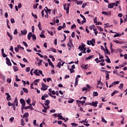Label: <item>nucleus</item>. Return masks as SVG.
Returning a JSON list of instances; mask_svg holds the SVG:
<instances>
[{"instance_id": "f257e3e1", "label": "nucleus", "mask_w": 127, "mask_h": 127, "mask_svg": "<svg viewBox=\"0 0 127 127\" xmlns=\"http://www.w3.org/2000/svg\"><path fill=\"white\" fill-rule=\"evenodd\" d=\"M71 4V3H68L67 5V4H64V10H66V13H69V9L70 8V5ZM66 6H67V7L66 8Z\"/></svg>"}, {"instance_id": "f03ea898", "label": "nucleus", "mask_w": 127, "mask_h": 127, "mask_svg": "<svg viewBox=\"0 0 127 127\" xmlns=\"http://www.w3.org/2000/svg\"><path fill=\"white\" fill-rule=\"evenodd\" d=\"M95 43H96V41L95 40V39H92L91 40L87 41V44L88 45H92V46H95Z\"/></svg>"}, {"instance_id": "7ed1b4c3", "label": "nucleus", "mask_w": 127, "mask_h": 127, "mask_svg": "<svg viewBox=\"0 0 127 127\" xmlns=\"http://www.w3.org/2000/svg\"><path fill=\"white\" fill-rule=\"evenodd\" d=\"M48 89V86L46 85L43 82H42V87L41 88V90L42 91H46Z\"/></svg>"}, {"instance_id": "20e7f679", "label": "nucleus", "mask_w": 127, "mask_h": 127, "mask_svg": "<svg viewBox=\"0 0 127 127\" xmlns=\"http://www.w3.org/2000/svg\"><path fill=\"white\" fill-rule=\"evenodd\" d=\"M34 74H35V75H36V76H40V74H42V70H40L39 69H35L34 72H33Z\"/></svg>"}, {"instance_id": "39448f33", "label": "nucleus", "mask_w": 127, "mask_h": 127, "mask_svg": "<svg viewBox=\"0 0 127 127\" xmlns=\"http://www.w3.org/2000/svg\"><path fill=\"white\" fill-rule=\"evenodd\" d=\"M98 101L92 102V103H87V105H89L90 106H92V107H94V108H97L98 106Z\"/></svg>"}, {"instance_id": "423d86ee", "label": "nucleus", "mask_w": 127, "mask_h": 127, "mask_svg": "<svg viewBox=\"0 0 127 127\" xmlns=\"http://www.w3.org/2000/svg\"><path fill=\"white\" fill-rule=\"evenodd\" d=\"M6 63L8 66H11V62L8 58H6Z\"/></svg>"}, {"instance_id": "0eeeda50", "label": "nucleus", "mask_w": 127, "mask_h": 127, "mask_svg": "<svg viewBox=\"0 0 127 127\" xmlns=\"http://www.w3.org/2000/svg\"><path fill=\"white\" fill-rule=\"evenodd\" d=\"M85 46H86V45L84 44L83 43H81V46H79L78 47V49H80V48H81V49L80 50V51H83V50L84 48H86V47H85Z\"/></svg>"}, {"instance_id": "6e6552de", "label": "nucleus", "mask_w": 127, "mask_h": 127, "mask_svg": "<svg viewBox=\"0 0 127 127\" xmlns=\"http://www.w3.org/2000/svg\"><path fill=\"white\" fill-rule=\"evenodd\" d=\"M49 97V95H48V94H44V95L42 96L41 100H42L43 101H45V100H46L45 98H48Z\"/></svg>"}, {"instance_id": "1a4fd4ad", "label": "nucleus", "mask_w": 127, "mask_h": 127, "mask_svg": "<svg viewBox=\"0 0 127 127\" xmlns=\"http://www.w3.org/2000/svg\"><path fill=\"white\" fill-rule=\"evenodd\" d=\"M5 95L7 96L6 97V100L7 101H10V96L9 95V93H5Z\"/></svg>"}, {"instance_id": "9d476101", "label": "nucleus", "mask_w": 127, "mask_h": 127, "mask_svg": "<svg viewBox=\"0 0 127 127\" xmlns=\"http://www.w3.org/2000/svg\"><path fill=\"white\" fill-rule=\"evenodd\" d=\"M116 3H112L108 4V8H113Z\"/></svg>"}, {"instance_id": "9b49d317", "label": "nucleus", "mask_w": 127, "mask_h": 127, "mask_svg": "<svg viewBox=\"0 0 127 127\" xmlns=\"http://www.w3.org/2000/svg\"><path fill=\"white\" fill-rule=\"evenodd\" d=\"M31 37H32V32H30L28 33L27 38L28 40H30Z\"/></svg>"}, {"instance_id": "f8f14e48", "label": "nucleus", "mask_w": 127, "mask_h": 127, "mask_svg": "<svg viewBox=\"0 0 127 127\" xmlns=\"http://www.w3.org/2000/svg\"><path fill=\"white\" fill-rule=\"evenodd\" d=\"M21 33L23 35H26L27 31L26 29H24L23 31H21Z\"/></svg>"}, {"instance_id": "ddd939ff", "label": "nucleus", "mask_w": 127, "mask_h": 127, "mask_svg": "<svg viewBox=\"0 0 127 127\" xmlns=\"http://www.w3.org/2000/svg\"><path fill=\"white\" fill-rule=\"evenodd\" d=\"M20 102L21 105H25V100L22 98L20 99Z\"/></svg>"}, {"instance_id": "4468645a", "label": "nucleus", "mask_w": 127, "mask_h": 127, "mask_svg": "<svg viewBox=\"0 0 127 127\" xmlns=\"http://www.w3.org/2000/svg\"><path fill=\"white\" fill-rule=\"evenodd\" d=\"M76 102L77 103V104H81V105H83L84 104H85V103H86V101L77 100Z\"/></svg>"}, {"instance_id": "2eb2a0df", "label": "nucleus", "mask_w": 127, "mask_h": 127, "mask_svg": "<svg viewBox=\"0 0 127 127\" xmlns=\"http://www.w3.org/2000/svg\"><path fill=\"white\" fill-rule=\"evenodd\" d=\"M7 35L8 36V37H9L10 41L12 40V38H13L12 35H11V34H10L9 32H7Z\"/></svg>"}, {"instance_id": "dca6fc26", "label": "nucleus", "mask_w": 127, "mask_h": 127, "mask_svg": "<svg viewBox=\"0 0 127 127\" xmlns=\"http://www.w3.org/2000/svg\"><path fill=\"white\" fill-rule=\"evenodd\" d=\"M49 104H50V101H49V100H46L44 104L45 106H49Z\"/></svg>"}, {"instance_id": "f3484780", "label": "nucleus", "mask_w": 127, "mask_h": 127, "mask_svg": "<svg viewBox=\"0 0 127 127\" xmlns=\"http://www.w3.org/2000/svg\"><path fill=\"white\" fill-rule=\"evenodd\" d=\"M119 84H120V81H114L111 84V85L113 87V86H115V85H118Z\"/></svg>"}, {"instance_id": "a211bd4d", "label": "nucleus", "mask_w": 127, "mask_h": 127, "mask_svg": "<svg viewBox=\"0 0 127 127\" xmlns=\"http://www.w3.org/2000/svg\"><path fill=\"white\" fill-rule=\"evenodd\" d=\"M28 117H29V114L27 112H26L24 114L23 118H28Z\"/></svg>"}, {"instance_id": "6ab92c4d", "label": "nucleus", "mask_w": 127, "mask_h": 127, "mask_svg": "<svg viewBox=\"0 0 127 127\" xmlns=\"http://www.w3.org/2000/svg\"><path fill=\"white\" fill-rule=\"evenodd\" d=\"M18 104V101H17V98L16 97L14 99V102H13V106H15V104Z\"/></svg>"}, {"instance_id": "aec40b11", "label": "nucleus", "mask_w": 127, "mask_h": 127, "mask_svg": "<svg viewBox=\"0 0 127 127\" xmlns=\"http://www.w3.org/2000/svg\"><path fill=\"white\" fill-rule=\"evenodd\" d=\"M13 69L14 72H17V71H18V67L16 66H13Z\"/></svg>"}, {"instance_id": "412c9836", "label": "nucleus", "mask_w": 127, "mask_h": 127, "mask_svg": "<svg viewBox=\"0 0 127 127\" xmlns=\"http://www.w3.org/2000/svg\"><path fill=\"white\" fill-rule=\"evenodd\" d=\"M32 39L34 41H35V40H36V36H35V34H33L32 35Z\"/></svg>"}, {"instance_id": "4be33fe9", "label": "nucleus", "mask_w": 127, "mask_h": 127, "mask_svg": "<svg viewBox=\"0 0 127 127\" xmlns=\"http://www.w3.org/2000/svg\"><path fill=\"white\" fill-rule=\"evenodd\" d=\"M23 91L24 93H26V94H28V89H27V88H23Z\"/></svg>"}, {"instance_id": "5701e85b", "label": "nucleus", "mask_w": 127, "mask_h": 127, "mask_svg": "<svg viewBox=\"0 0 127 127\" xmlns=\"http://www.w3.org/2000/svg\"><path fill=\"white\" fill-rule=\"evenodd\" d=\"M57 117L58 118V120H63V117L62 115H60V114H59Z\"/></svg>"}, {"instance_id": "b1692460", "label": "nucleus", "mask_w": 127, "mask_h": 127, "mask_svg": "<svg viewBox=\"0 0 127 127\" xmlns=\"http://www.w3.org/2000/svg\"><path fill=\"white\" fill-rule=\"evenodd\" d=\"M97 96H99V93H98V92L94 91L93 92V97H97Z\"/></svg>"}, {"instance_id": "393cba45", "label": "nucleus", "mask_w": 127, "mask_h": 127, "mask_svg": "<svg viewBox=\"0 0 127 127\" xmlns=\"http://www.w3.org/2000/svg\"><path fill=\"white\" fill-rule=\"evenodd\" d=\"M99 85H101V86H103V82L98 81V83L97 85V88H99Z\"/></svg>"}, {"instance_id": "a878e982", "label": "nucleus", "mask_w": 127, "mask_h": 127, "mask_svg": "<svg viewBox=\"0 0 127 127\" xmlns=\"http://www.w3.org/2000/svg\"><path fill=\"white\" fill-rule=\"evenodd\" d=\"M106 49V52L107 54H108L109 55H111V53H110V51H109V49H108V48L105 47Z\"/></svg>"}, {"instance_id": "bb28decb", "label": "nucleus", "mask_w": 127, "mask_h": 127, "mask_svg": "<svg viewBox=\"0 0 127 127\" xmlns=\"http://www.w3.org/2000/svg\"><path fill=\"white\" fill-rule=\"evenodd\" d=\"M88 121H87V119H85V120H83L81 122H80L79 123H80V124H83V123H85V124H88Z\"/></svg>"}, {"instance_id": "cd10ccee", "label": "nucleus", "mask_w": 127, "mask_h": 127, "mask_svg": "<svg viewBox=\"0 0 127 127\" xmlns=\"http://www.w3.org/2000/svg\"><path fill=\"white\" fill-rule=\"evenodd\" d=\"M75 3H76L78 5L79 4H83V1H77L75 2Z\"/></svg>"}, {"instance_id": "c85d7f7f", "label": "nucleus", "mask_w": 127, "mask_h": 127, "mask_svg": "<svg viewBox=\"0 0 127 127\" xmlns=\"http://www.w3.org/2000/svg\"><path fill=\"white\" fill-rule=\"evenodd\" d=\"M97 28L100 32L104 31V29H103L101 26H97Z\"/></svg>"}, {"instance_id": "c756f323", "label": "nucleus", "mask_w": 127, "mask_h": 127, "mask_svg": "<svg viewBox=\"0 0 127 127\" xmlns=\"http://www.w3.org/2000/svg\"><path fill=\"white\" fill-rule=\"evenodd\" d=\"M93 57H94V55L89 56L86 58V60H90V59H92V58H93Z\"/></svg>"}, {"instance_id": "7c9ffc66", "label": "nucleus", "mask_w": 127, "mask_h": 127, "mask_svg": "<svg viewBox=\"0 0 127 127\" xmlns=\"http://www.w3.org/2000/svg\"><path fill=\"white\" fill-rule=\"evenodd\" d=\"M88 64H83V65H82V67L83 69H88Z\"/></svg>"}, {"instance_id": "2f4dec72", "label": "nucleus", "mask_w": 127, "mask_h": 127, "mask_svg": "<svg viewBox=\"0 0 127 127\" xmlns=\"http://www.w3.org/2000/svg\"><path fill=\"white\" fill-rule=\"evenodd\" d=\"M106 80H109L110 79V74L106 73V76H105Z\"/></svg>"}, {"instance_id": "473e14b6", "label": "nucleus", "mask_w": 127, "mask_h": 127, "mask_svg": "<svg viewBox=\"0 0 127 127\" xmlns=\"http://www.w3.org/2000/svg\"><path fill=\"white\" fill-rule=\"evenodd\" d=\"M38 26L39 27V30H42V28H41V23H40V22L38 24Z\"/></svg>"}, {"instance_id": "72a5a7b5", "label": "nucleus", "mask_w": 127, "mask_h": 127, "mask_svg": "<svg viewBox=\"0 0 127 127\" xmlns=\"http://www.w3.org/2000/svg\"><path fill=\"white\" fill-rule=\"evenodd\" d=\"M48 95H49L50 97H52V98H54V99H56V96L52 95V94L51 93H49Z\"/></svg>"}, {"instance_id": "f704fd0d", "label": "nucleus", "mask_w": 127, "mask_h": 127, "mask_svg": "<svg viewBox=\"0 0 127 127\" xmlns=\"http://www.w3.org/2000/svg\"><path fill=\"white\" fill-rule=\"evenodd\" d=\"M117 93H118V91L115 90V91H114L112 94H111V96L113 97V96H115V95H116V94H117Z\"/></svg>"}, {"instance_id": "c9c22d12", "label": "nucleus", "mask_w": 127, "mask_h": 127, "mask_svg": "<svg viewBox=\"0 0 127 127\" xmlns=\"http://www.w3.org/2000/svg\"><path fill=\"white\" fill-rule=\"evenodd\" d=\"M32 15L33 17H34L35 19H37V15L33 14V12L32 13Z\"/></svg>"}, {"instance_id": "e433bc0d", "label": "nucleus", "mask_w": 127, "mask_h": 127, "mask_svg": "<svg viewBox=\"0 0 127 127\" xmlns=\"http://www.w3.org/2000/svg\"><path fill=\"white\" fill-rule=\"evenodd\" d=\"M79 81L78 79H75V83H74V86H77V85H78V82Z\"/></svg>"}, {"instance_id": "4c0bfd02", "label": "nucleus", "mask_w": 127, "mask_h": 127, "mask_svg": "<svg viewBox=\"0 0 127 127\" xmlns=\"http://www.w3.org/2000/svg\"><path fill=\"white\" fill-rule=\"evenodd\" d=\"M113 42H115L117 44H120V43H122V42H120L118 40H113Z\"/></svg>"}, {"instance_id": "58836bf2", "label": "nucleus", "mask_w": 127, "mask_h": 127, "mask_svg": "<svg viewBox=\"0 0 127 127\" xmlns=\"http://www.w3.org/2000/svg\"><path fill=\"white\" fill-rule=\"evenodd\" d=\"M15 80L17 81V82H19L20 81V79L18 78L17 75H15Z\"/></svg>"}, {"instance_id": "ea45409f", "label": "nucleus", "mask_w": 127, "mask_h": 127, "mask_svg": "<svg viewBox=\"0 0 127 127\" xmlns=\"http://www.w3.org/2000/svg\"><path fill=\"white\" fill-rule=\"evenodd\" d=\"M48 33H49V34H50V35H51L52 36H53V32H52V31H50L49 30H48Z\"/></svg>"}, {"instance_id": "a19ab883", "label": "nucleus", "mask_w": 127, "mask_h": 127, "mask_svg": "<svg viewBox=\"0 0 127 127\" xmlns=\"http://www.w3.org/2000/svg\"><path fill=\"white\" fill-rule=\"evenodd\" d=\"M40 37L41 38H46V36H45V35H44V34H40Z\"/></svg>"}, {"instance_id": "79ce46f5", "label": "nucleus", "mask_w": 127, "mask_h": 127, "mask_svg": "<svg viewBox=\"0 0 127 127\" xmlns=\"http://www.w3.org/2000/svg\"><path fill=\"white\" fill-rule=\"evenodd\" d=\"M80 16L83 18V20H86V18H85V16L83 15L82 14H80Z\"/></svg>"}, {"instance_id": "37998d69", "label": "nucleus", "mask_w": 127, "mask_h": 127, "mask_svg": "<svg viewBox=\"0 0 127 127\" xmlns=\"http://www.w3.org/2000/svg\"><path fill=\"white\" fill-rule=\"evenodd\" d=\"M102 123H105V124H107V123H108V122H107V121H106V120H105L103 117H102Z\"/></svg>"}, {"instance_id": "c03bdc74", "label": "nucleus", "mask_w": 127, "mask_h": 127, "mask_svg": "<svg viewBox=\"0 0 127 127\" xmlns=\"http://www.w3.org/2000/svg\"><path fill=\"white\" fill-rule=\"evenodd\" d=\"M102 14H105V15H109V14L107 11H102Z\"/></svg>"}, {"instance_id": "a18cd8bd", "label": "nucleus", "mask_w": 127, "mask_h": 127, "mask_svg": "<svg viewBox=\"0 0 127 127\" xmlns=\"http://www.w3.org/2000/svg\"><path fill=\"white\" fill-rule=\"evenodd\" d=\"M57 67H59V68H61V62H59L58 63Z\"/></svg>"}, {"instance_id": "49530a36", "label": "nucleus", "mask_w": 127, "mask_h": 127, "mask_svg": "<svg viewBox=\"0 0 127 127\" xmlns=\"http://www.w3.org/2000/svg\"><path fill=\"white\" fill-rule=\"evenodd\" d=\"M73 102H74V100H73V99L68 100V104H72L73 103Z\"/></svg>"}, {"instance_id": "de8ad7c7", "label": "nucleus", "mask_w": 127, "mask_h": 127, "mask_svg": "<svg viewBox=\"0 0 127 127\" xmlns=\"http://www.w3.org/2000/svg\"><path fill=\"white\" fill-rule=\"evenodd\" d=\"M42 60H39V62L38 63V66H40V65H42Z\"/></svg>"}, {"instance_id": "09e8293b", "label": "nucleus", "mask_w": 127, "mask_h": 127, "mask_svg": "<svg viewBox=\"0 0 127 127\" xmlns=\"http://www.w3.org/2000/svg\"><path fill=\"white\" fill-rule=\"evenodd\" d=\"M76 25L75 24H73L71 27V29H74V28H76Z\"/></svg>"}, {"instance_id": "8fccbe9b", "label": "nucleus", "mask_w": 127, "mask_h": 127, "mask_svg": "<svg viewBox=\"0 0 127 127\" xmlns=\"http://www.w3.org/2000/svg\"><path fill=\"white\" fill-rule=\"evenodd\" d=\"M51 50V51H52V52H54V53H56V52H57V51H56V49L54 48H52Z\"/></svg>"}, {"instance_id": "3c124183", "label": "nucleus", "mask_w": 127, "mask_h": 127, "mask_svg": "<svg viewBox=\"0 0 127 127\" xmlns=\"http://www.w3.org/2000/svg\"><path fill=\"white\" fill-rule=\"evenodd\" d=\"M99 59H103V58H104V56L101 55L100 53H99Z\"/></svg>"}, {"instance_id": "603ef678", "label": "nucleus", "mask_w": 127, "mask_h": 127, "mask_svg": "<svg viewBox=\"0 0 127 127\" xmlns=\"http://www.w3.org/2000/svg\"><path fill=\"white\" fill-rule=\"evenodd\" d=\"M10 21L11 23H14V22H15V21L14 20V19H13V18H11L10 19Z\"/></svg>"}, {"instance_id": "864d4df0", "label": "nucleus", "mask_w": 127, "mask_h": 127, "mask_svg": "<svg viewBox=\"0 0 127 127\" xmlns=\"http://www.w3.org/2000/svg\"><path fill=\"white\" fill-rule=\"evenodd\" d=\"M9 50H10L13 53H14V52H13V47H12V46H10Z\"/></svg>"}, {"instance_id": "5fc2aeb1", "label": "nucleus", "mask_w": 127, "mask_h": 127, "mask_svg": "<svg viewBox=\"0 0 127 127\" xmlns=\"http://www.w3.org/2000/svg\"><path fill=\"white\" fill-rule=\"evenodd\" d=\"M87 5V3H84L82 5V8H85V7Z\"/></svg>"}, {"instance_id": "6e6d98bb", "label": "nucleus", "mask_w": 127, "mask_h": 127, "mask_svg": "<svg viewBox=\"0 0 127 127\" xmlns=\"http://www.w3.org/2000/svg\"><path fill=\"white\" fill-rule=\"evenodd\" d=\"M116 33H117V34H115L114 36V38H116V37H120V34H119V33H117L116 32Z\"/></svg>"}, {"instance_id": "4d7b16f0", "label": "nucleus", "mask_w": 127, "mask_h": 127, "mask_svg": "<svg viewBox=\"0 0 127 127\" xmlns=\"http://www.w3.org/2000/svg\"><path fill=\"white\" fill-rule=\"evenodd\" d=\"M23 44L25 46V47H28V45L25 42H23Z\"/></svg>"}, {"instance_id": "13d9d810", "label": "nucleus", "mask_w": 127, "mask_h": 127, "mask_svg": "<svg viewBox=\"0 0 127 127\" xmlns=\"http://www.w3.org/2000/svg\"><path fill=\"white\" fill-rule=\"evenodd\" d=\"M39 4V3H36V5H33L34 8H37V7L38 6Z\"/></svg>"}, {"instance_id": "bf43d9fd", "label": "nucleus", "mask_w": 127, "mask_h": 127, "mask_svg": "<svg viewBox=\"0 0 127 127\" xmlns=\"http://www.w3.org/2000/svg\"><path fill=\"white\" fill-rule=\"evenodd\" d=\"M71 125L73 127H77V126H78V124H77L76 123H71Z\"/></svg>"}, {"instance_id": "052dcab7", "label": "nucleus", "mask_w": 127, "mask_h": 127, "mask_svg": "<svg viewBox=\"0 0 127 127\" xmlns=\"http://www.w3.org/2000/svg\"><path fill=\"white\" fill-rule=\"evenodd\" d=\"M30 71V67H27L26 69V72H29Z\"/></svg>"}, {"instance_id": "680f3d73", "label": "nucleus", "mask_w": 127, "mask_h": 127, "mask_svg": "<svg viewBox=\"0 0 127 127\" xmlns=\"http://www.w3.org/2000/svg\"><path fill=\"white\" fill-rule=\"evenodd\" d=\"M106 62H107V63H111V60L109 58L106 60Z\"/></svg>"}, {"instance_id": "e2e57ef3", "label": "nucleus", "mask_w": 127, "mask_h": 127, "mask_svg": "<svg viewBox=\"0 0 127 127\" xmlns=\"http://www.w3.org/2000/svg\"><path fill=\"white\" fill-rule=\"evenodd\" d=\"M71 37H72V38H74V37H75V32H72V33H71Z\"/></svg>"}, {"instance_id": "0e129e2a", "label": "nucleus", "mask_w": 127, "mask_h": 127, "mask_svg": "<svg viewBox=\"0 0 127 127\" xmlns=\"http://www.w3.org/2000/svg\"><path fill=\"white\" fill-rule=\"evenodd\" d=\"M62 28H63L62 27V26H59V27H58V30H59V31L62 30Z\"/></svg>"}, {"instance_id": "69168bd1", "label": "nucleus", "mask_w": 127, "mask_h": 127, "mask_svg": "<svg viewBox=\"0 0 127 127\" xmlns=\"http://www.w3.org/2000/svg\"><path fill=\"white\" fill-rule=\"evenodd\" d=\"M23 61L26 63H28V61H27V60L25 58L23 59Z\"/></svg>"}, {"instance_id": "338daca9", "label": "nucleus", "mask_w": 127, "mask_h": 127, "mask_svg": "<svg viewBox=\"0 0 127 127\" xmlns=\"http://www.w3.org/2000/svg\"><path fill=\"white\" fill-rule=\"evenodd\" d=\"M7 83H11V79L7 78Z\"/></svg>"}, {"instance_id": "774afa93", "label": "nucleus", "mask_w": 127, "mask_h": 127, "mask_svg": "<svg viewBox=\"0 0 127 127\" xmlns=\"http://www.w3.org/2000/svg\"><path fill=\"white\" fill-rule=\"evenodd\" d=\"M123 87H124V84L123 83L120 84V85L119 86L120 89H122V88H123Z\"/></svg>"}]
</instances>
